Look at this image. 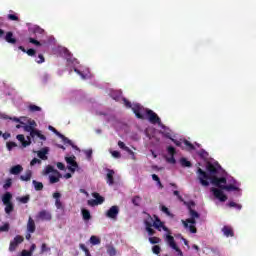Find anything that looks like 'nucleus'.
<instances>
[{
	"mask_svg": "<svg viewBox=\"0 0 256 256\" xmlns=\"http://www.w3.org/2000/svg\"><path fill=\"white\" fill-rule=\"evenodd\" d=\"M132 111L137 119H145L146 115V118L152 125L160 126V128L163 129L165 132L169 131V128H167V126H165L163 122H161V118L159 117V115H157V113L153 112V110L149 108H144L140 104H134Z\"/></svg>",
	"mask_w": 256,
	"mask_h": 256,
	"instance_id": "f257e3e1",
	"label": "nucleus"
},
{
	"mask_svg": "<svg viewBox=\"0 0 256 256\" xmlns=\"http://www.w3.org/2000/svg\"><path fill=\"white\" fill-rule=\"evenodd\" d=\"M212 185L218 188H211V191L216 199H219L222 203L227 201V195L223 191H239V187L229 184L227 185V178H212Z\"/></svg>",
	"mask_w": 256,
	"mask_h": 256,
	"instance_id": "f03ea898",
	"label": "nucleus"
},
{
	"mask_svg": "<svg viewBox=\"0 0 256 256\" xmlns=\"http://www.w3.org/2000/svg\"><path fill=\"white\" fill-rule=\"evenodd\" d=\"M206 169L208 173L201 168H198L196 172L200 184L203 185V187H209V181L213 185V179H219V177H217V173H219V171L217 170V167H215V165L209 163L206 166Z\"/></svg>",
	"mask_w": 256,
	"mask_h": 256,
	"instance_id": "7ed1b4c3",
	"label": "nucleus"
},
{
	"mask_svg": "<svg viewBox=\"0 0 256 256\" xmlns=\"http://www.w3.org/2000/svg\"><path fill=\"white\" fill-rule=\"evenodd\" d=\"M161 229H163V231L168 233L165 237V241L169 245V247L174 251H176L177 255L183 256V251L179 249V246H177V243L175 242V238L171 236V230H169V228H167L165 224H162Z\"/></svg>",
	"mask_w": 256,
	"mask_h": 256,
	"instance_id": "20e7f679",
	"label": "nucleus"
},
{
	"mask_svg": "<svg viewBox=\"0 0 256 256\" xmlns=\"http://www.w3.org/2000/svg\"><path fill=\"white\" fill-rule=\"evenodd\" d=\"M23 241H25V238H23V236L21 235H17L16 237H14V239L10 242L9 251H15L17 247H19V245L23 243Z\"/></svg>",
	"mask_w": 256,
	"mask_h": 256,
	"instance_id": "39448f33",
	"label": "nucleus"
},
{
	"mask_svg": "<svg viewBox=\"0 0 256 256\" xmlns=\"http://www.w3.org/2000/svg\"><path fill=\"white\" fill-rule=\"evenodd\" d=\"M36 219L39 221H51L53 219V216L51 215V212L49 210H41L36 215Z\"/></svg>",
	"mask_w": 256,
	"mask_h": 256,
	"instance_id": "423d86ee",
	"label": "nucleus"
},
{
	"mask_svg": "<svg viewBox=\"0 0 256 256\" xmlns=\"http://www.w3.org/2000/svg\"><path fill=\"white\" fill-rule=\"evenodd\" d=\"M65 161L69 165L68 169L71 171V173H75L77 167H79V164H77V161H75V156L66 157Z\"/></svg>",
	"mask_w": 256,
	"mask_h": 256,
	"instance_id": "0eeeda50",
	"label": "nucleus"
},
{
	"mask_svg": "<svg viewBox=\"0 0 256 256\" xmlns=\"http://www.w3.org/2000/svg\"><path fill=\"white\" fill-rule=\"evenodd\" d=\"M35 127H37V122H35V120H28V125H24L23 129L27 133H30V137H32L35 131L37 130L35 129Z\"/></svg>",
	"mask_w": 256,
	"mask_h": 256,
	"instance_id": "6e6552de",
	"label": "nucleus"
},
{
	"mask_svg": "<svg viewBox=\"0 0 256 256\" xmlns=\"http://www.w3.org/2000/svg\"><path fill=\"white\" fill-rule=\"evenodd\" d=\"M117 215H119V206L117 205L110 207V209L106 211V217H108V219L116 220Z\"/></svg>",
	"mask_w": 256,
	"mask_h": 256,
	"instance_id": "1a4fd4ad",
	"label": "nucleus"
},
{
	"mask_svg": "<svg viewBox=\"0 0 256 256\" xmlns=\"http://www.w3.org/2000/svg\"><path fill=\"white\" fill-rule=\"evenodd\" d=\"M16 139L21 142L22 147H29L31 145V136H27L28 140H25V135L23 134H18L16 136Z\"/></svg>",
	"mask_w": 256,
	"mask_h": 256,
	"instance_id": "9d476101",
	"label": "nucleus"
},
{
	"mask_svg": "<svg viewBox=\"0 0 256 256\" xmlns=\"http://www.w3.org/2000/svg\"><path fill=\"white\" fill-rule=\"evenodd\" d=\"M5 42L9 43L10 45H16L17 44V38L13 35V32L9 31L4 36Z\"/></svg>",
	"mask_w": 256,
	"mask_h": 256,
	"instance_id": "9b49d317",
	"label": "nucleus"
},
{
	"mask_svg": "<svg viewBox=\"0 0 256 256\" xmlns=\"http://www.w3.org/2000/svg\"><path fill=\"white\" fill-rule=\"evenodd\" d=\"M53 198L55 199V206L57 209H64L63 202H61V193L55 192L53 194Z\"/></svg>",
	"mask_w": 256,
	"mask_h": 256,
	"instance_id": "f8f14e48",
	"label": "nucleus"
},
{
	"mask_svg": "<svg viewBox=\"0 0 256 256\" xmlns=\"http://www.w3.org/2000/svg\"><path fill=\"white\" fill-rule=\"evenodd\" d=\"M115 175V171L111 169H107V174H106V182L109 185H113L115 183V179L113 176Z\"/></svg>",
	"mask_w": 256,
	"mask_h": 256,
	"instance_id": "ddd939ff",
	"label": "nucleus"
},
{
	"mask_svg": "<svg viewBox=\"0 0 256 256\" xmlns=\"http://www.w3.org/2000/svg\"><path fill=\"white\" fill-rule=\"evenodd\" d=\"M35 229H37V227L35 226V220H33L32 217H29L27 222V232L35 233Z\"/></svg>",
	"mask_w": 256,
	"mask_h": 256,
	"instance_id": "4468645a",
	"label": "nucleus"
},
{
	"mask_svg": "<svg viewBox=\"0 0 256 256\" xmlns=\"http://www.w3.org/2000/svg\"><path fill=\"white\" fill-rule=\"evenodd\" d=\"M222 233H224L225 237H235V232H233L231 226H224L222 228Z\"/></svg>",
	"mask_w": 256,
	"mask_h": 256,
	"instance_id": "2eb2a0df",
	"label": "nucleus"
},
{
	"mask_svg": "<svg viewBox=\"0 0 256 256\" xmlns=\"http://www.w3.org/2000/svg\"><path fill=\"white\" fill-rule=\"evenodd\" d=\"M154 218L155 220L152 224V227H154V229H157V231H161V227H163L164 223L156 215H154Z\"/></svg>",
	"mask_w": 256,
	"mask_h": 256,
	"instance_id": "dca6fc26",
	"label": "nucleus"
},
{
	"mask_svg": "<svg viewBox=\"0 0 256 256\" xmlns=\"http://www.w3.org/2000/svg\"><path fill=\"white\" fill-rule=\"evenodd\" d=\"M23 171V166L21 165H15L10 168L11 175H19Z\"/></svg>",
	"mask_w": 256,
	"mask_h": 256,
	"instance_id": "f3484780",
	"label": "nucleus"
},
{
	"mask_svg": "<svg viewBox=\"0 0 256 256\" xmlns=\"http://www.w3.org/2000/svg\"><path fill=\"white\" fill-rule=\"evenodd\" d=\"M11 199H13V195L10 194V192H6L3 196H2V203L4 205H7L9 203H12L11 202Z\"/></svg>",
	"mask_w": 256,
	"mask_h": 256,
	"instance_id": "a211bd4d",
	"label": "nucleus"
},
{
	"mask_svg": "<svg viewBox=\"0 0 256 256\" xmlns=\"http://www.w3.org/2000/svg\"><path fill=\"white\" fill-rule=\"evenodd\" d=\"M92 197H94L98 205H103V203H105V198L97 192L92 193Z\"/></svg>",
	"mask_w": 256,
	"mask_h": 256,
	"instance_id": "6ab92c4d",
	"label": "nucleus"
},
{
	"mask_svg": "<svg viewBox=\"0 0 256 256\" xmlns=\"http://www.w3.org/2000/svg\"><path fill=\"white\" fill-rule=\"evenodd\" d=\"M49 173H54V175H59V177H61V173L55 170V168L51 165L46 166L45 169V175H49Z\"/></svg>",
	"mask_w": 256,
	"mask_h": 256,
	"instance_id": "aec40b11",
	"label": "nucleus"
},
{
	"mask_svg": "<svg viewBox=\"0 0 256 256\" xmlns=\"http://www.w3.org/2000/svg\"><path fill=\"white\" fill-rule=\"evenodd\" d=\"M35 137H38V139H41V141H47V137L41 134V131L37 129L35 130V133L33 134V136L30 137V139L32 138L35 141Z\"/></svg>",
	"mask_w": 256,
	"mask_h": 256,
	"instance_id": "412c9836",
	"label": "nucleus"
},
{
	"mask_svg": "<svg viewBox=\"0 0 256 256\" xmlns=\"http://www.w3.org/2000/svg\"><path fill=\"white\" fill-rule=\"evenodd\" d=\"M31 177H33V172L31 170H27L25 175L20 176V179L22 181H31Z\"/></svg>",
	"mask_w": 256,
	"mask_h": 256,
	"instance_id": "4be33fe9",
	"label": "nucleus"
},
{
	"mask_svg": "<svg viewBox=\"0 0 256 256\" xmlns=\"http://www.w3.org/2000/svg\"><path fill=\"white\" fill-rule=\"evenodd\" d=\"M28 111H29L30 113H37V112H41L42 109H41V107H39V106H37V105H35V104H30V105L28 106Z\"/></svg>",
	"mask_w": 256,
	"mask_h": 256,
	"instance_id": "5701e85b",
	"label": "nucleus"
},
{
	"mask_svg": "<svg viewBox=\"0 0 256 256\" xmlns=\"http://www.w3.org/2000/svg\"><path fill=\"white\" fill-rule=\"evenodd\" d=\"M82 217L84 221H89L91 219V212L88 209H82Z\"/></svg>",
	"mask_w": 256,
	"mask_h": 256,
	"instance_id": "b1692460",
	"label": "nucleus"
},
{
	"mask_svg": "<svg viewBox=\"0 0 256 256\" xmlns=\"http://www.w3.org/2000/svg\"><path fill=\"white\" fill-rule=\"evenodd\" d=\"M47 153H49V151L47 149H43V150L38 151L39 159H42V161L47 160Z\"/></svg>",
	"mask_w": 256,
	"mask_h": 256,
	"instance_id": "393cba45",
	"label": "nucleus"
},
{
	"mask_svg": "<svg viewBox=\"0 0 256 256\" xmlns=\"http://www.w3.org/2000/svg\"><path fill=\"white\" fill-rule=\"evenodd\" d=\"M6 207H5V213H7V215L13 213L15 207L13 206V202H10L8 204H4Z\"/></svg>",
	"mask_w": 256,
	"mask_h": 256,
	"instance_id": "a878e982",
	"label": "nucleus"
},
{
	"mask_svg": "<svg viewBox=\"0 0 256 256\" xmlns=\"http://www.w3.org/2000/svg\"><path fill=\"white\" fill-rule=\"evenodd\" d=\"M32 32L34 33V35H43L45 33V30H43V28L39 26H34L32 28Z\"/></svg>",
	"mask_w": 256,
	"mask_h": 256,
	"instance_id": "bb28decb",
	"label": "nucleus"
},
{
	"mask_svg": "<svg viewBox=\"0 0 256 256\" xmlns=\"http://www.w3.org/2000/svg\"><path fill=\"white\" fill-rule=\"evenodd\" d=\"M60 139H62L63 143L70 145L71 147H75V145L73 144V141H71L69 138L65 137V135L61 134L59 136Z\"/></svg>",
	"mask_w": 256,
	"mask_h": 256,
	"instance_id": "cd10ccee",
	"label": "nucleus"
},
{
	"mask_svg": "<svg viewBox=\"0 0 256 256\" xmlns=\"http://www.w3.org/2000/svg\"><path fill=\"white\" fill-rule=\"evenodd\" d=\"M35 191H43V184L37 180L32 181Z\"/></svg>",
	"mask_w": 256,
	"mask_h": 256,
	"instance_id": "c85d7f7f",
	"label": "nucleus"
},
{
	"mask_svg": "<svg viewBox=\"0 0 256 256\" xmlns=\"http://www.w3.org/2000/svg\"><path fill=\"white\" fill-rule=\"evenodd\" d=\"M141 201H143V199L141 198V196H134L132 198V203L135 207H139V205H141Z\"/></svg>",
	"mask_w": 256,
	"mask_h": 256,
	"instance_id": "c756f323",
	"label": "nucleus"
},
{
	"mask_svg": "<svg viewBox=\"0 0 256 256\" xmlns=\"http://www.w3.org/2000/svg\"><path fill=\"white\" fill-rule=\"evenodd\" d=\"M196 218H189V219H187L186 221H183V225H184V227L187 229V228H189V223L191 224V225H195V223H197V221L195 220Z\"/></svg>",
	"mask_w": 256,
	"mask_h": 256,
	"instance_id": "7c9ffc66",
	"label": "nucleus"
},
{
	"mask_svg": "<svg viewBox=\"0 0 256 256\" xmlns=\"http://www.w3.org/2000/svg\"><path fill=\"white\" fill-rule=\"evenodd\" d=\"M181 167H192L191 161L187 160V158L180 159Z\"/></svg>",
	"mask_w": 256,
	"mask_h": 256,
	"instance_id": "2f4dec72",
	"label": "nucleus"
},
{
	"mask_svg": "<svg viewBox=\"0 0 256 256\" xmlns=\"http://www.w3.org/2000/svg\"><path fill=\"white\" fill-rule=\"evenodd\" d=\"M160 242H161V238L157 236L149 237V243H151V245H157Z\"/></svg>",
	"mask_w": 256,
	"mask_h": 256,
	"instance_id": "473e14b6",
	"label": "nucleus"
},
{
	"mask_svg": "<svg viewBox=\"0 0 256 256\" xmlns=\"http://www.w3.org/2000/svg\"><path fill=\"white\" fill-rule=\"evenodd\" d=\"M149 237H153V235H155V230L153 229V226H151V224H147V227H145Z\"/></svg>",
	"mask_w": 256,
	"mask_h": 256,
	"instance_id": "72a5a7b5",
	"label": "nucleus"
},
{
	"mask_svg": "<svg viewBox=\"0 0 256 256\" xmlns=\"http://www.w3.org/2000/svg\"><path fill=\"white\" fill-rule=\"evenodd\" d=\"M183 143L186 147H188L189 151H195V145H193L190 141H188L187 139H184Z\"/></svg>",
	"mask_w": 256,
	"mask_h": 256,
	"instance_id": "f704fd0d",
	"label": "nucleus"
},
{
	"mask_svg": "<svg viewBox=\"0 0 256 256\" xmlns=\"http://www.w3.org/2000/svg\"><path fill=\"white\" fill-rule=\"evenodd\" d=\"M107 253L109 256H116L117 255V250L113 246H108L107 247Z\"/></svg>",
	"mask_w": 256,
	"mask_h": 256,
	"instance_id": "c9c22d12",
	"label": "nucleus"
},
{
	"mask_svg": "<svg viewBox=\"0 0 256 256\" xmlns=\"http://www.w3.org/2000/svg\"><path fill=\"white\" fill-rule=\"evenodd\" d=\"M59 179H61V176H53V175H50L49 176V181L51 183V185L55 184V183H59Z\"/></svg>",
	"mask_w": 256,
	"mask_h": 256,
	"instance_id": "e433bc0d",
	"label": "nucleus"
},
{
	"mask_svg": "<svg viewBox=\"0 0 256 256\" xmlns=\"http://www.w3.org/2000/svg\"><path fill=\"white\" fill-rule=\"evenodd\" d=\"M160 209L162 213H165V215H167V217H173L171 211H169V208H167L165 205H162Z\"/></svg>",
	"mask_w": 256,
	"mask_h": 256,
	"instance_id": "4c0bfd02",
	"label": "nucleus"
},
{
	"mask_svg": "<svg viewBox=\"0 0 256 256\" xmlns=\"http://www.w3.org/2000/svg\"><path fill=\"white\" fill-rule=\"evenodd\" d=\"M90 243L92 245H99L101 243V239L97 238V236H91Z\"/></svg>",
	"mask_w": 256,
	"mask_h": 256,
	"instance_id": "58836bf2",
	"label": "nucleus"
},
{
	"mask_svg": "<svg viewBox=\"0 0 256 256\" xmlns=\"http://www.w3.org/2000/svg\"><path fill=\"white\" fill-rule=\"evenodd\" d=\"M153 223L154 220L153 217H151V215H148V217L144 220L145 227H147V225H151V227H153Z\"/></svg>",
	"mask_w": 256,
	"mask_h": 256,
	"instance_id": "ea45409f",
	"label": "nucleus"
},
{
	"mask_svg": "<svg viewBox=\"0 0 256 256\" xmlns=\"http://www.w3.org/2000/svg\"><path fill=\"white\" fill-rule=\"evenodd\" d=\"M30 199H31V197L29 195H26V196H22V197L18 198V201L20 203L26 204V203H29Z\"/></svg>",
	"mask_w": 256,
	"mask_h": 256,
	"instance_id": "a19ab883",
	"label": "nucleus"
},
{
	"mask_svg": "<svg viewBox=\"0 0 256 256\" xmlns=\"http://www.w3.org/2000/svg\"><path fill=\"white\" fill-rule=\"evenodd\" d=\"M152 253H154V255H160L161 254V246L154 245L152 247Z\"/></svg>",
	"mask_w": 256,
	"mask_h": 256,
	"instance_id": "79ce46f5",
	"label": "nucleus"
},
{
	"mask_svg": "<svg viewBox=\"0 0 256 256\" xmlns=\"http://www.w3.org/2000/svg\"><path fill=\"white\" fill-rule=\"evenodd\" d=\"M11 185H13V180H11V178L6 179L4 185H3V189L7 190L9 189V187H11Z\"/></svg>",
	"mask_w": 256,
	"mask_h": 256,
	"instance_id": "37998d69",
	"label": "nucleus"
},
{
	"mask_svg": "<svg viewBox=\"0 0 256 256\" xmlns=\"http://www.w3.org/2000/svg\"><path fill=\"white\" fill-rule=\"evenodd\" d=\"M189 213H190V217H192L194 219H199V212H197V211H195L193 209H190Z\"/></svg>",
	"mask_w": 256,
	"mask_h": 256,
	"instance_id": "c03bdc74",
	"label": "nucleus"
},
{
	"mask_svg": "<svg viewBox=\"0 0 256 256\" xmlns=\"http://www.w3.org/2000/svg\"><path fill=\"white\" fill-rule=\"evenodd\" d=\"M6 147H7L8 151H12L13 147H17V143L12 142V141L7 142Z\"/></svg>",
	"mask_w": 256,
	"mask_h": 256,
	"instance_id": "a18cd8bd",
	"label": "nucleus"
},
{
	"mask_svg": "<svg viewBox=\"0 0 256 256\" xmlns=\"http://www.w3.org/2000/svg\"><path fill=\"white\" fill-rule=\"evenodd\" d=\"M167 151H168L169 155H171V157H175V153H176L175 147L168 146Z\"/></svg>",
	"mask_w": 256,
	"mask_h": 256,
	"instance_id": "49530a36",
	"label": "nucleus"
},
{
	"mask_svg": "<svg viewBox=\"0 0 256 256\" xmlns=\"http://www.w3.org/2000/svg\"><path fill=\"white\" fill-rule=\"evenodd\" d=\"M124 101V105L125 107H127V109H133V104H131V102L129 100H127V98H123Z\"/></svg>",
	"mask_w": 256,
	"mask_h": 256,
	"instance_id": "de8ad7c7",
	"label": "nucleus"
},
{
	"mask_svg": "<svg viewBox=\"0 0 256 256\" xmlns=\"http://www.w3.org/2000/svg\"><path fill=\"white\" fill-rule=\"evenodd\" d=\"M29 43H32V45H36V47H41V42L34 38H29Z\"/></svg>",
	"mask_w": 256,
	"mask_h": 256,
	"instance_id": "09e8293b",
	"label": "nucleus"
},
{
	"mask_svg": "<svg viewBox=\"0 0 256 256\" xmlns=\"http://www.w3.org/2000/svg\"><path fill=\"white\" fill-rule=\"evenodd\" d=\"M229 207H235L236 209H238L240 211V209H242L241 204H237L235 202H229L228 204Z\"/></svg>",
	"mask_w": 256,
	"mask_h": 256,
	"instance_id": "8fccbe9b",
	"label": "nucleus"
},
{
	"mask_svg": "<svg viewBox=\"0 0 256 256\" xmlns=\"http://www.w3.org/2000/svg\"><path fill=\"white\" fill-rule=\"evenodd\" d=\"M26 53L29 57H34V55L37 53V51H35V49L30 48L28 50H26Z\"/></svg>",
	"mask_w": 256,
	"mask_h": 256,
	"instance_id": "3c124183",
	"label": "nucleus"
},
{
	"mask_svg": "<svg viewBox=\"0 0 256 256\" xmlns=\"http://www.w3.org/2000/svg\"><path fill=\"white\" fill-rule=\"evenodd\" d=\"M7 17L10 21H19V16H16L15 14H8Z\"/></svg>",
	"mask_w": 256,
	"mask_h": 256,
	"instance_id": "603ef678",
	"label": "nucleus"
},
{
	"mask_svg": "<svg viewBox=\"0 0 256 256\" xmlns=\"http://www.w3.org/2000/svg\"><path fill=\"white\" fill-rule=\"evenodd\" d=\"M36 63L38 64L45 63V57L43 56V54L38 55V60H36Z\"/></svg>",
	"mask_w": 256,
	"mask_h": 256,
	"instance_id": "864d4df0",
	"label": "nucleus"
},
{
	"mask_svg": "<svg viewBox=\"0 0 256 256\" xmlns=\"http://www.w3.org/2000/svg\"><path fill=\"white\" fill-rule=\"evenodd\" d=\"M118 147L120 149H123V151H126V149H128V147L125 145V142L123 141H118Z\"/></svg>",
	"mask_w": 256,
	"mask_h": 256,
	"instance_id": "5fc2aeb1",
	"label": "nucleus"
},
{
	"mask_svg": "<svg viewBox=\"0 0 256 256\" xmlns=\"http://www.w3.org/2000/svg\"><path fill=\"white\" fill-rule=\"evenodd\" d=\"M48 129L52 132L55 133V135H57V137H61V133L59 131H57V129H55V127L53 126H49Z\"/></svg>",
	"mask_w": 256,
	"mask_h": 256,
	"instance_id": "6e6d98bb",
	"label": "nucleus"
},
{
	"mask_svg": "<svg viewBox=\"0 0 256 256\" xmlns=\"http://www.w3.org/2000/svg\"><path fill=\"white\" fill-rule=\"evenodd\" d=\"M0 231H2V232H7V231H9V223H5L4 225H2V226L0 227Z\"/></svg>",
	"mask_w": 256,
	"mask_h": 256,
	"instance_id": "4d7b16f0",
	"label": "nucleus"
},
{
	"mask_svg": "<svg viewBox=\"0 0 256 256\" xmlns=\"http://www.w3.org/2000/svg\"><path fill=\"white\" fill-rule=\"evenodd\" d=\"M185 205L188 207V211H191V209L195 207V203L193 201L185 202Z\"/></svg>",
	"mask_w": 256,
	"mask_h": 256,
	"instance_id": "13d9d810",
	"label": "nucleus"
},
{
	"mask_svg": "<svg viewBox=\"0 0 256 256\" xmlns=\"http://www.w3.org/2000/svg\"><path fill=\"white\" fill-rule=\"evenodd\" d=\"M112 157H114L115 159H121V152L112 151Z\"/></svg>",
	"mask_w": 256,
	"mask_h": 256,
	"instance_id": "bf43d9fd",
	"label": "nucleus"
},
{
	"mask_svg": "<svg viewBox=\"0 0 256 256\" xmlns=\"http://www.w3.org/2000/svg\"><path fill=\"white\" fill-rule=\"evenodd\" d=\"M88 205H90V207H95V205H99V203L97 202V200L91 199L88 200Z\"/></svg>",
	"mask_w": 256,
	"mask_h": 256,
	"instance_id": "052dcab7",
	"label": "nucleus"
},
{
	"mask_svg": "<svg viewBox=\"0 0 256 256\" xmlns=\"http://www.w3.org/2000/svg\"><path fill=\"white\" fill-rule=\"evenodd\" d=\"M173 195H175V197H177L179 201H183V196H181L178 190H174Z\"/></svg>",
	"mask_w": 256,
	"mask_h": 256,
	"instance_id": "680f3d73",
	"label": "nucleus"
},
{
	"mask_svg": "<svg viewBox=\"0 0 256 256\" xmlns=\"http://www.w3.org/2000/svg\"><path fill=\"white\" fill-rule=\"evenodd\" d=\"M56 167H58L60 171H65V164H63V162H58Z\"/></svg>",
	"mask_w": 256,
	"mask_h": 256,
	"instance_id": "e2e57ef3",
	"label": "nucleus"
},
{
	"mask_svg": "<svg viewBox=\"0 0 256 256\" xmlns=\"http://www.w3.org/2000/svg\"><path fill=\"white\" fill-rule=\"evenodd\" d=\"M198 155H199V157H202V158H204V157H207V155H209L208 153H207V151H205V150H200L199 152H198Z\"/></svg>",
	"mask_w": 256,
	"mask_h": 256,
	"instance_id": "0e129e2a",
	"label": "nucleus"
},
{
	"mask_svg": "<svg viewBox=\"0 0 256 256\" xmlns=\"http://www.w3.org/2000/svg\"><path fill=\"white\" fill-rule=\"evenodd\" d=\"M189 231L190 233H197V228L195 227V225L191 224L188 225Z\"/></svg>",
	"mask_w": 256,
	"mask_h": 256,
	"instance_id": "69168bd1",
	"label": "nucleus"
},
{
	"mask_svg": "<svg viewBox=\"0 0 256 256\" xmlns=\"http://www.w3.org/2000/svg\"><path fill=\"white\" fill-rule=\"evenodd\" d=\"M37 163L40 164V163H41V160L38 159V158H34V159L31 160L30 165H31V166L37 165Z\"/></svg>",
	"mask_w": 256,
	"mask_h": 256,
	"instance_id": "338daca9",
	"label": "nucleus"
},
{
	"mask_svg": "<svg viewBox=\"0 0 256 256\" xmlns=\"http://www.w3.org/2000/svg\"><path fill=\"white\" fill-rule=\"evenodd\" d=\"M33 254L30 252V251H27V250H23L21 252V256H32Z\"/></svg>",
	"mask_w": 256,
	"mask_h": 256,
	"instance_id": "774afa93",
	"label": "nucleus"
}]
</instances>
